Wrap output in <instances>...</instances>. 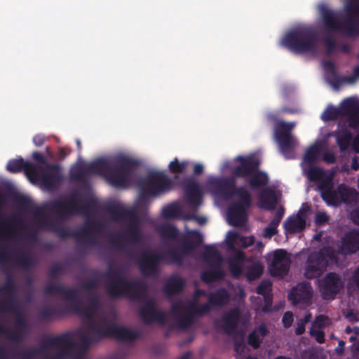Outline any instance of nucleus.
<instances>
[{
	"instance_id": "nucleus-40",
	"label": "nucleus",
	"mask_w": 359,
	"mask_h": 359,
	"mask_svg": "<svg viewBox=\"0 0 359 359\" xmlns=\"http://www.w3.org/2000/svg\"><path fill=\"white\" fill-rule=\"evenodd\" d=\"M158 231L163 239L176 241L179 236L178 229L172 224H163L158 228Z\"/></svg>"
},
{
	"instance_id": "nucleus-50",
	"label": "nucleus",
	"mask_w": 359,
	"mask_h": 359,
	"mask_svg": "<svg viewBox=\"0 0 359 359\" xmlns=\"http://www.w3.org/2000/svg\"><path fill=\"white\" fill-rule=\"evenodd\" d=\"M189 163L187 161L179 162L177 158L170 162L168 165L169 170L174 174H180L183 172L187 168Z\"/></svg>"
},
{
	"instance_id": "nucleus-4",
	"label": "nucleus",
	"mask_w": 359,
	"mask_h": 359,
	"mask_svg": "<svg viewBox=\"0 0 359 359\" xmlns=\"http://www.w3.org/2000/svg\"><path fill=\"white\" fill-rule=\"evenodd\" d=\"M74 346L70 333L46 337L39 348H34L22 353H17L20 359H33L41 356L43 359H65Z\"/></svg>"
},
{
	"instance_id": "nucleus-21",
	"label": "nucleus",
	"mask_w": 359,
	"mask_h": 359,
	"mask_svg": "<svg viewBox=\"0 0 359 359\" xmlns=\"http://www.w3.org/2000/svg\"><path fill=\"white\" fill-rule=\"evenodd\" d=\"M334 197L330 205L337 206L341 203L355 205L359 203V192L344 184L337 187Z\"/></svg>"
},
{
	"instance_id": "nucleus-43",
	"label": "nucleus",
	"mask_w": 359,
	"mask_h": 359,
	"mask_svg": "<svg viewBox=\"0 0 359 359\" xmlns=\"http://www.w3.org/2000/svg\"><path fill=\"white\" fill-rule=\"evenodd\" d=\"M0 293L5 294L8 296L7 301L6 302H8L11 298L16 299V287L14 284L13 278L10 275L7 276L5 284L0 287Z\"/></svg>"
},
{
	"instance_id": "nucleus-58",
	"label": "nucleus",
	"mask_w": 359,
	"mask_h": 359,
	"mask_svg": "<svg viewBox=\"0 0 359 359\" xmlns=\"http://www.w3.org/2000/svg\"><path fill=\"white\" fill-rule=\"evenodd\" d=\"M25 332L21 330H18L15 328L13 331L8 330V334H6L8 339L14 342H20L23 339V334Z\"/></svg>"
},
{
	"instance_id": "nucleus-32",
	"label": "nucleus",
	"mask_w": 359,
	"mask_h": 359,
	"mask_svg": "<svg viewBox=\"0 0 359 359\" xmlns=\"http://www.w3.org/2000/svg\"><path fill=\"white\" fill-rule=\"evenodd\" d=\"M185 286V280L180 276H172L165 283L163 291L168 296L181 293Z\"/></svg>"
},
{
	"instance_id": "nucleus-62",
	"label": "nucleus",
	"mask_w": 359,
	"mask_h": 359,
	"mask_svg": "<svg viewBox=\"0 0 359 359\" xmlns=\"http://www.w3.org/2000/svg\"><path fill=\"white\" fill-rule=\"evenodd\" d=\"M328 320V318L325 315H318L316 317L311 327L315 329H322L325 327V323Z\"/></svg>"
},
{
	"instance_id": "nucleus-31",
	"label": "nucleus",
	"mask_w": 359,
	"mask_h": 359,
	"mask_svg": "<svg viewBox=\"0 0 359 359\" xmlns=\"http://www.w3.org/2000/svg\"><path fill=\"white\" fill-rule=\"evenodd\" d=\"M342 109L348 114L349 123L351 126H359V103L351 98L344 100Z\"/></svg>"
},
{
	"instance_id": "nucleus-44",
	"label": "nucleus",
	"mask_w": 359,
	"mask_h": 359,
	"mask_svg": "<svg viewBox=\"0 0 359 359\" xmlns=\"http://www.w3.org/2000/svg\"><path fill=\"white\" fill-rule=\"evenodd\" d=\"M177 326L180 330H187L194 323V316L189 309L185 315L177 318L176 319Z\"/></svg>"
},
{
	"instance_id": "nucleus-18",
	"label": "nucleus",
	"mask_w": 359,
	"mask_h": 359,
	"mask_svg": "<svg viewBox=\"0 0 359 359\" xmlns=\"http://www.w3.org/2000/svg\"><path fill=\"white\" fill-rule=\"evenodd\" d=\"M291 265L290 257L285 250H276L269 264L270 274L273 277H283L287 274Z\"/></svg>"
},
{
	"instance_id": "nucleus-26",
	"label": "nucleus",
	"mask_w": 359,
	"mask_h": 359,
	"mask_svg": "<svg viewBox=\"0 0 359 359\" xmlns=\"http://www.w3.org/2000/svg\"><path fill=\"white\" fill-rule=\"evenodd\" d=\"M40 179L45 187L52 189L56 183L60 182L62 180L60 165L57 164H47V166L41 170Z\"/></svg>"
},
{
	"instance_id": "nucleus-10",
	"label": "nucleus",
	"mask_w": 359,
	"mask_h": 359,
	"mask_svg": "<svg viewBox=\"0 0 359 359\" xmlns=\"http://www.w3.org/2000/svg\"><path fill=\"white\" fill-rule=\"evenodd\" d=\"M172 181L161 172H149L145 178L137 182L140 200L144 203L148 202L149 196H157L171 189Z\"/></svg>"
},
{
	"instance_id": "nucleus-22",
	"label": "nucleus",
	"mask_w": 359,
	"mask_h": 359,
	"mask_svg": "<svg viewBox=\"0 0 359 359\" xmlns=\"http://www.w3.org/2000/svg\"><path fill=\"white\" fill-rule=\"evenodd\" d=\"M313 288L310 283L302 282L294 287L288 294V299L294 305H308L311 302Z\"/></svg>"
},
{
	"instance_id": "nucleus-7",
	"label": "nucleus",
	"mask_w": 359,
	"mask_h": 359,
	"mask_svg": "<svg viewBox=\"0 0 359 359\" xmlns=\"http://www.w3.org/2000/svg\"><path fill=\"white\" fill-rule=\"evenodd\" d=\"M236 160L240 163L232 170L233 177L249 178L248 185L252 189H261L267 186L269 177L265 172L259 170L260 162L258 159L238 156Z\"/></svg>"
},
{
	"instance_id": "nucleus-1",
	"label": "nucleus",
	"mask_w": 359,
	"mask_h": 359,
	"mask_svg": "<svg viewBox=\"0 0 359 359\" xmlns=\"http://www.w3.org/2000/svg\"><path fill=\"white\" fill-rule=\"evenodd\" d=\"M191 236H185L181 247L170 248L165 253L154 252L149 250L142 251L137 260L139 270L144 276H151L157 274L159 264L169 259L170 263L182 265L184 255L189 254L203 243V236L198 231H191Z\"/></svg>"
},
{
	"instance_id": "nucleus-34",
	"label": "nucleus",
	"mask_w": 359,
	"mask_h": 359,
	"mask_svg": "<svg viewBox=\"0 0 359 359\" xmlns=\"http://www.w3.org/2000/svg\"><path fill=\"white\" fill-rule=\"evenodd\" d=\"M343 250L346 254H353L359 250V231L348 232L342 241Z\"/></svg>"
},
{
	"instance_id": "nucleus-55",
	"label": "nucleus",
	"mask_w": 359,
	"mask_h": 359,
	"mask_svg": "<svg viewBox=\"0 0 359 359\" xmlns=\"http://www.w3.org/2000/svg\"><path fill=\"white\" fill-rule=\"evenodd\" d=\"M15 203L21 208H27L30 205V200L28 197L22 194H15L13 197Z\"/></svg>"
},
{
	"instance_id": "nucleus-64",
	"label": "nucleus",
	"mask_w": 359,
	"mask_h": 359,
	"mask_svg": "<svg viewBox=\"0 0 359 359\" xmlns=\"http://www.w3.org/2000/svg\"><path fill=\"white\" fill-rule=\"evenodd\" d=\"M97 287V281L96 280H90L87 283L83 284L82 288L88 294H91L93 292H96L95 290Z\"/></svg>"
},
{
	"instance_id": "nucleus-9",
	"label": "nucleus",
	"mask_w": 359,
	"mask_h": 359,
	"mask_svg": "<svg viewBox=\"0 0 359 359\" xmlns=\"http://www.w3.org/2000/svg\"><path fill=\"white\" fill-rule=\"evenodd\" d=\"M80 194L78 192L72 194L67 201L56 199L50 201L48 209L55 213L60 219H66L75 215H87L95 205L93 200H88L85 204L79 203Z\"/></svg>"
},
{
	"instance_id": "nucleus-52",
	"label": "nucleus",
	"mask_w": 359,
	"mask_h": 359,
	"mask_svg": "<svg viewBox=\"0 0 359 359\" xmlns=\"http://www.w3.org/2000/svg\"><path fill=\"white\" fill-rule=\"evenodd\" d=\"M188 311L189 307H187L182 302L178 301L172 304L170 313L177 319L182 316L184 312L187 313Z\"/></svg>"
},
{
	"instance_id": "nucleus-16",
	"label": "nucleus",
	"mask_w": 359,
	"mask_h": 359,
	"mask_svg": "<svg viewBox=\"0 0 359 359\" xmlns=\"http://www.w3.org/2000/svg\"><path fill=\"white\" fill-rule=\"evenodd\" d=\"M344 287L342 276L336 272L327 273L318 282L319 292L324 300H334Z\"/></svg>"
},
{
	"instance_id": "nucleus-30",
	"label": "nucleus",
	"mask_w": 359,
	"mask_h": 359,
	"mask_svg": "<svg viewBox=\"0 0 359 359\" xmlns=\"http://www.w3.org/2000/svg\"><path fill=\"white\" fill-rule=\"evenodd\" d=\"M17 218L13 217L8 218L4 213H0V238L12 239L15 236L16 231L13 224L16 223Z\"/></svg>"
},
{
	"instance_id": "nucleus-53",
	"label": "nucleus",
	"mask_w": 359,
	"mask_h": 359,
	"mask_svg": "<svg viewBox=\"0 0 359 359\" xmlns=\"http://www.w3.org/2000/svg\"><path fill=\"white\" fill-rule=\"evenodd\" d=\"M234 351L237 355H241L245 352L246 345L243 336L240 338H236L233 343Z\"/></svg>"
},
{
	"instance_id": "nucleus-2",
	"label": "nucleus",
	"mask_w": 359,
	"mask_h": 359,
	"mask_svg": "<svg viewBox=\"0 0 359 359\" xmlns=\"http://www.w3.org/2000/svg\"><path fill=\"white\" fill-rule=\"evenodd\" d=\"M140 162L125 155L118 156L113 162L100 158L88 163L84 172L88 175H106L109 182L117 188L126 187L134 178Z\"/></svg>"
},
{
	"instance_id": "nucleus-63",
	"label": "nucleus",
	"mask_w": 359,
	"mask_h": 359,
	"mask_svg": "<svg viewBox=\"0 0 359 359\" xmlns=\"http://www.w3.org/2000/svg\"><path fill=\"white\" fill-rule=\"evenodd\" d=\"M263 273V267L259 264H253L249 269V275L254 278H259Z\"/></svg>"
},
{
	"instance_id": "nucleus-20",
	"label": "nucleus",
	"mask_w": 359,
	"mask_h": 359,
	"mask_svg": "<svg viewBox=\"0 0 359 359\" xmlns=\"http://www.w3.org/2000/svg\"><path fill=\"white\" fill-rule=\"evenodd\" d=\"M69 302L72 304V309L76 313L79 314L81 316H84L88 320L87 330L83 332H81L79 334V338L81 339V335L82 334L87 332L90 337L95 336V332L91 328V325L93 323H95V326H97L98 327L102 326V323H101L102 317L97 320H95L94 319V316L97 310L88 306L83 307L81 305V303L79 300V294L75 297V300L70 301Z\"/></svg>"
},
{
	"instance_id": "nucleus-48",
	"label": "nucleus",
	"mask_w": 359,
	"mask_h": 359,
	"mask_svg": "<svg viewBox=\"0 0 359 359\" xmlns=\"http://www.w3.org/2000/svg\"><path fill=\"white\" fill-rule=\"evenodd\" d=\"M17 264L25 270L32 268L35 264L34 257L27 253H23L17 258Z\"/></svg>"
},
{
	"instance_id": "nucleus-51",
	"label": "nucleus",
	"mask_w": 359,
	"mask_h": 359,
	"mask_svg": "<svg viewBox=\"0 0 359 359\" xmlns=\"http://www.w3.org/2000/svg\"><path fill=\"white\" fill-rule=\"evenodd\" d=\"M210 306H211L208 302L199 306H197L194 303H191L189 306V309L193 313L194 317L195 316H203L210 311Z\"/></svg>"
},
{
	"instance_id": "nucleus-46",
	"label": "nucleus",
	"mask_w": 359,
	"mask_h": 359,
	"mask_svg": "<svg viewBox=\"0 0 359 359\" xmlns=\"http://www.w3.org/2000/svg\"><path fill=\"white\" fill-rule=\"evenodd\" d=\"M39 316L42 320L48 321L51 319L60 317L62 312L56 307L46 306L41 310Z\"/></svg>"
},
{
	"instance_id": "nucleus-42",
	"label": "nucleus",
	"mask_w": 359,
	"mask_h": 359,
	"mask_svg": "<svg viewBox=\"0 0 359 359\" xmlns=\"http://www.w3.org/2000/svg\"><path fill=\"white\" fill-rule=\"evenodd\" d=\"M324 66L330 72V83L334 88H339L341 86V77H340L336 72L334 64L332 61H326Z\"/></svg>"
},
{
	"instance_id": "nucleus-25",
	"label": "nucleus",
	"mask_w": 359,
	"mask_h": 359,
	"mask_svg": "<svg viewBox=\"0 0 359 359\" xmlns=\"http://www.w3.org/2000/svg\"><path fill=\"white\" fill-rule=\"evenodd\" d=\"M241 318V313L238 308H233L225 313L221 318L222 329L229 336H232L237 330Z\"/></svg>"
},
{
	"instance_id": "nucleus-45",
	"label": "nucleus",
	"mask_w": 359,
	"mask_h": 359,
	"mask_svg": "<svg viewBox=\"0 0 359 359\" xmlns=\"http://www.w3.org/2000/svg\"><path fill=\"white\" fill-rule=\"evenodd\" d=\"M319 154L320 147L318 144H313L309 147L304 156V162L309 165H313L316 163Z\"/></svg>"
},
{
	"instance_id": "nucleus-57",
	"label": "nucleus",
	"mask_w": 359,
	"mask_h": 359,
	"mask_svg": "<svg viewBox=\"0 0 359 359\" xmlns=\"http://www.w3.org/2000/svg\"><path fill=\"white\" fill-rule=\"evenodd\" d=\"M88 307L97 310L100 306V298L97 292L88 294Z\"/></svg>"
},
{
	"instance_id": "nucleus-27",
	"label": "nucleus",
	"mask_w": 359,
	"mask_h": 359,
	"mask_svg": "<svg viewBox=\"0 0 359 359\" xmlns=\"http://www.w3.org/2000/svg\"><path fill=\"white\" fill-rule=\"evenodd\" d=\"M184 191L188 204L197 208L202 203V191L198 182L196 181L188 182Z\"/></svg>"
},
{
	"instance_id": "nucleus-29",
	"label": "nucleus",
	"mask_w": 359,
	"mask_h": 359,
	"mask_svg": "<svg viewBox=\"0 0 359 359\" xmlns=\"http://www.w3.org/2000/svg\"><path fill=\"white\" fill-rule=\"evenodd\" d=\"M334 183L330 175H325L318 181V189L321 194L322 198L330 205L332 200L334 198L336 189H333Z\"/></svg>"
},
{
	"instance_id": "nucleus-12",
	"label": "nucleus",
	"mask_w": 359,
	"mask_h": 359,
	"mask_svg": "<svg viewBox=\"0 0 359 359\" xmlns=\"http://www.w3.org/2000/svg\"><path fill=\"white\" fill-rule=\"evenodd\" d=\"M107 292L111 297L115 299L125 297L132 301H140L146 297L145 285L138 280H128L123 273L111 282Z\"/></svg>"
},
{
	"instance_id": "nucleus-39",
	"label": "nucleus",
	"mask_w": 359,
	"mask_h": 359,
	"mask_svg": "<svg viewBox=\"0 0 359 359\" xmlns=\"http://www.w3.org/2000/svg\"><path fill=\"white\" fill-rule=\"evenodd\" d=\"M107 210L114 221H120L132 217L134 212L126 210L118 204H111L107 206Z\"/></svg>"
},
{
	"instance_id": "nucleus-33",
	"label": "nucleus",
	"mask_w": 359,
	"mask_h": 359,
	"mask_svg": "<svg viewBox=\"0 0 359 359\" xmlns=\"http://www.w3.org/2000/svg\"><path fill=\"white\" fill-rule=\"evenodd\" d=\"M259 207L266 210L274 209L277 198L275 191L271 188L262 189L259 195Z\"/></svg>"
},
{
	"instance_id": "nucleus-49",
	"label": "nucleus",
	"mask_w": 359,
	"mask_h": 359,
	"mask_svg": "<svg viewBox=\"0 0 359 359\" xmlns=\"http://www.w3.org/2000/svg\"><path fill=\"white\" fill-rule=\"evenodd\" d=\"M306 175L311 182H316L323 178V177L326 175V173L323 169L312 166L307 170Z\"/></svg>"
},
{
	"instance_id": "nucleus-38",
	"label": "nucleus",
	"mask_w": 359,
	"mask_h": 359,
	"mask_svg": "<svg viewBox=\"0 0 359 359\" xmlns=\"http://www.w3.org/2000/svg\"><path fill=\"white\" fill-rule=\"evenodd\" d=\"M229 294L224 287H219L216 291L210 292L208 297V302L210 306H223L229 299Z\"/></svg>"
},
{
	"instance_id": "nucleus-5",
	"label": "nucleus",
	"mask_w": 359,
	"mask_h": 359,
	"mask_svg": "<svg viewBox=\"0 0 359 359\" xmlns=\"http://www.w3.org/2000/svg\"><path fill=\"white\" fill-rule=\"evenodd\" d=\"M102 326L98 327L95 323L91 328L95 332V336H89L88 333L81 335V349L84 353L94 342H98L106 337H114L118 341H133L138 337L136 332L132 331L125 327H117L106 316H102Z\"/></svg>"
},
{
	"instance_id": "nucleus-47",
	"label": "nucleus",
	"mask_w": 359,
	"mask_h": 359,
	"mask_svg": "<svg viewBox=\"0 0 359 359\" xmlns=\"http://www.w3.org/2000/svg\"><path fill=\"white\" fill-rule=\"evenodd\" d=\"M181 214V208L177 203H171L162 210V215L166 219L178 217Z\"/></svg>"
},
{
	"instance_id": "nucleus-6",
	"label": "nucleus",
	"mask_w": 359,
	"mask_h": 359,
	"mask_svg": "<svg viewBox=\"0 0 359 359\" xmlns=\"http://www.w3.org/2000/svg\"><path fill=\"white\" fill-rule=\"evenodd\" d=\"M37 223L41 229L55 233L62 240L73 236L78 242H83L93 245L97 244V240L91 231L94 229H100L101 226L98 222H86V226L81 230L70 231L67 227L61 226L57 224L55 221L48 219L45 216L39 219Z\"/></svg>"
},
{
	"instance_id": "nucleus-37",
	"label": "nucleus",
	"mask_w": 359,
	"mask_h": 359,
	"mask_svg": "<svg viewBox=\"0 0 359 359\" xmlns=\"http://www.w3.org/2000/svg\"><path fill=\"white\" fill-rule=\"evenodd\" d=\"M306 226L305 219L299 215L295 217L290 216L283 222L285 231L294 233L302 231Z\"/></svg>"
},
{
	"instance_id": "nucleus-23",
	"label": "nucleus",
	"mask_w": 359,
	"mask_h": 359,
	"mask_svg": "<svg viewBox=\"0 0 359 359\" xmlns=\"http://www.w3.org/2000/svg\"><path fill=\"white\" fill-rule=\"evenodd\" d=\"M11 312L15 316V328L22 332L27 329V323L25 320L20 305L16 299L11 298L8 302L0 304V313Z\"/></svg>"
},
{
	"instance_id": "nucleus-61",
	"label": "nucleus",
	"mask_w": 359,
	"mask_h": 359,
	"mask_svg": "<svg viewBox=\"0 0 359 359\" xmlns=\"http://www.w3.org/2000/svg\"><path fill=\"white\" fill-rule=\"evenodd\" d=\"M271 283L270 281H262L257 287L256 292L258 294L263 295L268 294V291L271 290Z\"/></svg>"
},
{
	"instance_id": "nucleus-24",
	"label": "nucleus",
	"mask_w": 359,
	"mask_h": 359,
	"mask_svg": "<svg viewBox=\"0 0 359 359\" xmlns=\"http://www.w3.org/2000/svg\"><path fill=\"white\" fill-rule=\"evenodd\" d=\"M6 168L12 173L24 171L29 178L37 179L39 177L36 166L29 161H25L22 157L10 160L7 163Z\"/></svg>"
},
{
	"instance_id": "nucleus-59",
	"label": "nucleus",
	"mask_w": 359,
	"mask_h": 359,
	"mask_svg": "<svg viewBox=\"0 0 359 359\" xmlns=\"http://www.w3.org/2000/svg\"><path fill=\"white\" fill-rule=\"evenodd\" d=\"M309 334L315 338L318 343L323 344L325 342V332L323 330L311 327Z\"/></svg>"
},
{
	"instance_id": "nucleus-60",
	"label": "nucleus",
	"mask_w": 359,
	"mask_h": 359,
	"mask_svg": "<svg viewBox=\"0 0 359 359\" xmlns=\"http://www.w3.org/2000/svg\"><path fill=\"white\" fill-rule=\"evenodd\" d=\"M7 245L2 242L0 244V263L4 264L8 262L11 259L10 255L7 252Z\"/></svg>"
},
{
	"instance_id": "nucleus-8",
	"label": "nucleus",
	"mask_w": 359,
	"mask_h": 359,
	"mask_svg": "<svg viewBox=\"0 0 359 359\" xmlns=\"http://www.w3.org/2000/svg\"><path fill=\"white\" fill-rule=\"evenodd\" d=\"M282 44L294 53H313L317 47V36L310 28H297L284 36Z\"/></svg>"
},
{
	"instance_id": "nucleus-36",
	"label": "nucleus",
	"mask_w": 359,
	"mask_h": 359,
	"mask_svg": "<svg viewBox=\"0 0 359 359\" xmlns=\"http://www.w3.org/2000/svg\"><path fill=\"white\" fill-rule=\"evenodd\" d=\"M332 135L335 137L341 151H345L348 149L352 140V134L349 129L341 128L334 131Z\"/></svg>"
},
{
	"instance_id": "nucleus-28",
	"label": "nucleus",
	"mask_w": 359,
	"mask_h": 359,
	"mask_svg": "<svg viewBox=\"0 0 359 359\" xmlns=\"http://www.w3.org/2000/svg\"><path fill=\"white\" fill-rule=\"evenodd\" d=\"M44 293L46 295L57 293L65 300L70 302L75 300V297L79 294V290L75 288L66 287L60 284H49L45 287Z\"/></svg>"
},
{
	"instance_id": "nucleus-3",
	"label": "nucleus",
	"mask_w": 359,
	"mask_h": 359,
	"mask_svg": "<svg viewBox=\"0 0 359 359\" xmlns=\"http://www.w3.org/2000/svg\"><path fill=\"white\" fill-rule=\"evenodd\" d=\"M346 18L341 22L333 11L326 6L319 7L323 22L327 30L340 32L347 37L359 36V22L355 13H359V0H347L344 5Z\"/></svg>"
},
{
	"instance_id": "nucleus-41",
	"label": "nucleus",
	"mask_w": 359,
	"mask_h": 359,
	"mask_svg": "<svg viewBox=\"0 0 359 359\" xmlns=\"http://www.w3.org/2000/svg\"><path fill=\"white\" fill-rule=\"evenodd\" d=\"M344 102V101L342 102L341 105H343ZM341 115L348 116V114L344 113L342 106H341L340 109L333 106H330L323 111L321 115V118L325 121H334Z\"/></svg>"
},
{
	"instance_id": "nucleus-11",
	"label": "nucleus",
	"mask_w": 359,
	"mask_h": 359,
	"mask_svg": "<svg viewBox=\"0 0 359 359\" xmlns=\"http://www.w3.org/2000/svg\"><path fill=\"white\" fill-rule=\"evenodd\" d=\"M336 260L337 255L334 249L330 246L323 247L318 251L311 252L305 264L304 277L309 280L320 277L327 270L329 262Z\"/></svg>"
},
{
	"instance_id": "nucleus-13",
	"label": "nucleus",
	"mask_w": 359,
	"mask_h": 359,
	"mask_svg": "<svg viewBox=\"0 0 359 359\" xmlns=\"http://www.w3.org/2000/svg\"><path fill=\"white\" fill-rule=\"evenodd\" d=\"M294 126V122L286 123L280 121L274 128V136L278 144L280 152L288 159L294 157V149L298 144L296 138L292 135Z\"/></svg>"
},
{
	"instance_id": "nucleus-19",
	"label": "nucleus",
	"mask_w": 359,
	"mask_h": 359,
	"mask_svg": "<svg viewBox=\"0 0 359 359\" xmlns=\"http://www.w3.org/2000/svg\"><path fill=\"white\" fill-rule=\"evenodd\" d=\"M139 314L142 321L147 325L153 322L165 325L166 322L165 313L157 309L153 299H147L145 302L144 305L140 309Z\"/></svg>"
},
{
	"instance_id": "nucleus-56",
	"label": "nucleus",
	"mask_w": 359,
	"mask_h": 359,
	"mask_svg": "<svg viewBox=\"0 0 359 359\" xmlns=\"http://www.w3.org/2000/svg\"><path fill=\"white\" fill-rule=\"evenodd\" d=\"M324 43L325 46L326 54L327 55H332L337 47L335 40L331 36H327L325 39Z\"/></svg>"
},
{
	"instance_id": "nucleus-35",
	"label": "nucleus",
	"mask_w": 359,
	"mask_h": 359,
	"mask_svg": "<svg viewBox=\"0 0 359 359\" xmlns=\"http://www.w3.org/2000/svg\"><path fill=\"white\" fill-rule=\"evenodd\" d=\"M269 333L264 324L256 327L248 336V344L253 348H258L262 343L263 339Z\"/></svg>"
},
{
	"instance_id": "nucleus-15",
	"label": "nucleus",
	"mask_w": 359,
	"mask_h": 359,
	"mask_svg": "<svg viewBox=\"0 0 359 359\" xmlns=\"http://www.w3.org/2000/svg\"><path fill=\"white\" fill-rule=\"evenodd\" d=\"M238 201L231 204L227 210V219L229 223L240 227L243 226L248 220V210L251 207L252 198L250 191H245L241 195L239 191Z\"/></svg>"
},
{
	"instance_id": "nucleus-14",
	"label": "nucleus",
	"mask_w": 359,
	"mask_h": 359,
	"mask_svg": "<svg viewBox=\"0 0 359 359\" xmlns=\"http://www.w3.org/2000/svg\"><path fill=\"white\" fill-rule=\"evenodd\" d=\"M236 177H210L207 180L208 187L217 195L224 199L232 197H239V191L241 195L245 191H249L244 186H236Z\"/></svg>"
},
{
	"instance_id": "nucleus-17",
	"label": "nucleus",
	"mask_w": 359,
	"mask_h": 359,
	"mask_svg": "<svg viewBox=\"0 0 359 359\" xmlns=\"http://www.w3.org/2000/svg\"><path fill=\"white\" fill-rule=\"evenodd\" d=\"M203 257L206 262H215L217 266L214 269L203 271L201 275V280L205 283H210L223 279L225 273L220 267L222 256L216 248L212 245L205 246Z\"/></svg>"
},
{
	"instance_id": "nucleus-54",
	"label": "nucleus",
	"mask_w": 359,
	"mask_h": 359,
	"mask_svg": "<svg viewBox=\"0 0 359 359\" xmlns=\"http://www.w3.org/2000/svg\"><path fill=\"white\" fill-rule=\"evenodd\" d=\"M359 78V65L355 66L353 70V75L351 76H342L341 85L343 83L353 84Z\"/></svg>"
}]
</instances>
